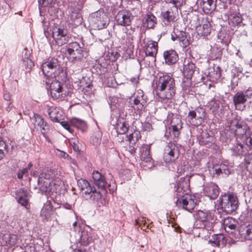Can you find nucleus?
Here are the masks:
<instances>
[{
    "label": "nucleus",
    "instance_id": "0eeeda50",
    "mask_svg": "<svg viewBox=\"0 0 252 252\" xmlns=\"http://www.w3.org/2000/svg\"><path fill=\"white\" fill-rule=\"evenodd\" d=\"M47 85L50 84V94L52 97L58 101H62L68 95V90L56 79H52L49 80L44 81Z\"/></svg>",
    "mask_w": 252,
    "mask_h": 252
},
{
    "label": "nucleus",
    "instance_id": "f257e3e1",
    "mask_svg": "<svg viewBox=\"0 0 252 252\" xmlns=\"http://www.w3.org/2000/svg\"><path fill=\"white\" fill-rule=\"evenodd\" d=\"M109 177L106 178L98 171H94L92 173L94 184L97 187L98 189L91 186L90 183L85 179H80L78 180L77 184L82 190H84V197L94 202H98L101 199L102 194L99 190L101 189L106 192L108 189L111 192H113L116 189V185L113 180V177L109 174Z\"/></svg>",
    "mask_w": 252,
    "mask_h": 252
},
{
    "label": "nucleus",
    "instance_id": "37998d69",
    "mask_svg": "<svg viewBox=\"0 0 252 252\" xmlns=\"http://www.w3.org/2000/svg\"><path fill=\"white\" fill-rule=\"evenodd\" d=\"M220 75L221 70L219 66L214 67L213 71H211L209 74V76L210 79H212V81H215L220 79Z\"/></svg>",
    "mask_w": 252,
    "mask_h": 252
},
{
    "label": "nucleus",
    "instance_id": "9d476101",
    "mask_svg": "<svg viewBox=\"0 0 252 252\" xmlns=\"http://www.w3.org/2000/svg\"><path fill=\"white\" fill-rule=\"evenodd\" d=\"M90 25L95 30H101L107 27L109 19L106 14L99 10L92 13L89 17Z\"/></svg>",
    "mask_w": 252,
    "mask_h": 252
},
{
    "label": "nucleus",
    "instance_id": "a878e982",
    "mask_svg": "<svg viewBox=\"0 0 252 252\" xmlns=\"http://www.w3.org/2000/svg\"><path fill=\"white\" fill-rule=\"evenodd\" d=\"M171 39L174 41H178L184 48L187 47L189 44L187 33L183 31H180L178 33L172 35Z\"/></svg>",
    "mask_w": 252,
    "mask_h": 252
},
{
    "label": "nucleus",
    "instance_id": "bf43d9fd",
    "mask_svg": "<svg viewBox=\"0 0 252 252\" xmlns=\"http://www.w3.org/2000/svg\"><path fill=\"white\" fill-rule=\"evenodd\" d=\"M94 68L96 69H98L99 70H96V72L98 74H102L103 72H104L105 70H101V68L102 67L101 64H99V63H96L94 66Z\"/></svg>",
    "mask_w": 252,
    "mask_h": 252
},
{
    "label": "nucleus",
    "instance_id": "f704fd0d",
    "mask_svg": "<svg viewBox=\"0 0 252 252\" xmlns=\"http://www.w3.org/2000/svg\"><path fill=\"white\" fill-rule=\"evenodd\" d=\"M53 213V210L52 206L50 204H45L41 210L40 216L43 220H48Z\"/></svg>",
    "mask_w": 252,
    "mask_h": 252
},
{
    "label": "nucleus",
    "instance_id": "2f4dec72",
    "mask_svg": "<svg viewBox=\"0 0 252 252\" xmlns=\"http://www.w3.org/2000/svg\"><path fill=\"white\" fill-rule=\"evenodd\" d=\"M209 243L213 246L223 247L225 245L226 241L224 236L220 234L213 235L209 240Z\"/></svg>",
    "mask_w": 252,
    "mask_h": 252
},
{
    "label": "nucleus",
    "instance_id": "cd10ccee",
    "mask_svg": "<svg viewBox=\"0 0 252 252\" xmlns=\"http://www.w3.org/2000/svg\"><path fill=\"white\" fill-rule=\"evenodd\" d=\"M231 155L233 156L239 157L244 155L248 151V148L245 147L240 142L237 140L235 144L230 149Z\"/></svg>",
    "mask_w": 252,
    "mask_h": 252
},
{
    "label": "nucleus",
    "instance_id": "7c9ffc66",
    "mask_svg": "<svg viewBox=\"0 0 252 252\" xmlns=\"http://www.w3.org/2000/svg\"><path fill=\"white\" fill-rule=\"evenodd\" d=\"M195 65L192 62H185L183 73L185 77L190 79L192 76L195 70Z\"/></svg>",
    "mask_w": 252,
    "mask_h": 252
},
{
    "label": "nucleus",
    "instance_id": "e433bc0d",
    "mask_svg": "<svg viewBox=\"0 0 252 252\" xmlns=\"http://www.w3.org/2000/svg\"><path fill=\"white\" fill-rule=\"evenodd\" d=\"M59 109L56 107H51L48 110V114L51 120L55 122L60 123L61 118L59 115Z\"/></svg>",
    "mask_w": 252,
    "mask_h": 252
},
{
    "label": "nucleus",
    "instance_id": "4be33fe9",
    "mask_svg": "<svg viewBox=\"0 0 252 252\" xmlns=\"http://www.w3.org/2000/svg\"><path fill=\"white\" fill-rule=\"evenodd\" d=\"M204 193L210 199H215L219 194V188L217 185L214 183H209L204 185Z\"/></svg>",
    "mask_w": 252,
    "mask_h": 252
},
{
    "label": "nucleus",
    "instance_id": "aec40b11",
    "mask_svg": "<svg viewBox=\"0 0 252 252\" xmlns=\"http://www.w3.org/2000/svg\"><path fill=\"white\" fill-rule=\"evenodd\" d=\"M18 241L17 235L10 234L3 231L0 233V245L2 246H13L17 244Z\"/></svg>",
    "mask_w": 252,
    "mask_h": 252
},
{
    "label": "nucleus",
    "instance_id": "6ab92c4d",
    "mask_svg": "<svg viewBox=\"0 0 252 252\" xmlns=\"http://www.w3.org/2000/svg\"><path fill=\"white\" fill-rule=\"evenodd\" d=\"M115 19L118 25L122 26H128L131 24L133 16L129 11L122 10L118 12Z\"/></svg>",
    "mask_w": 252,
    "mask_h": 252
},
{
    "label": "nucleus",
    "instance_id": "a19ab883",
    "mask_svg": "<svg viewBox=\"0 0 252 252\" xmlns=\"http://www.w3.org/2000/svg\"><path fill=\"white\" fill-rule=\"evenodd\" d=\"M244 122L239 120L237 118H234L228 123L227 126L229 129L233 131H236V129L239 128L242 124Z\"/></svg>",
    "mask_w": 252,
    "mask_h": 252
},
{
    "label": "nucleus",
    "instance_id": "1a4fd4ad",
    "mask_svg": "<svg viewBox=\"0 0 252 252\" xmlns=\"http://www.w3.org/2000/svg\"><path fill=\"white\" fill-rule=\"evenodd\" d=\"M41 69L43 74L46 77L45 80H49L56 77L60 73V64L57 59L51 60L43 63Z\"/></svg>",
    "mask_w": 252,
    "mask_h": 252
},
{
    "label": "nucleus",
    "instance_id": "052dcab7",
    "mask_svg": "<svg viewBox=\"0 0 252 252\" xmlns=\"http://www.w3.org/2000/svg\"><path fill=\"white\" fill-rule=\"evenodd\" d=\"M143 129L144 130L150 131L152 129V126L151 124L146 123L143 125Z\"/></svg>",
    "mask_w": 252,
    "mask_h": 252
},
{
    "label": "nucleus",
    "instance_id": "39448f33",
    "mask_svg": "<svg viewBox=\"0 0 252 252\" xmlns=\"http://www.w3.org/2000/svg\"><path fill=\"white\" fill-rule=\"evenodd\" d=\"M195 217L196 222L194 225L196 228H202V233L205 231L210 234L213 228L215 219L211 213L208 210H198L196 212Z\"/></svg>",
    "mask_w": 252,
    "mask_h": 252
},
{
    "label": "nucleus",
    "instance_id": "e2e57ef3",
    "mask_svg": "<svg viewBox=\"0 0 252 252\" xmlns=\"http://www.w3.org/2000/svg\"><path fill=\"white\" fill-rule=\"evenodd\" d=\"M92 87L93 86L91 84H89L86 86L85 88L83 87V90L84 91V93L87 92L88 93V94L91 93Z\"/></svg>",
    "mask_w": 252,
    "mask_h": 252
},
{
    "label": "nucleus",
    "instance_id": "58836bf2",
    "mask_svg": "<svg viewBox=\"0 0 252 252\" xmlns=\"http://www.w3.org/2000/svg\"><path fill=\"white\" fill-rule=\"evenodd\" d=\"M197 32L199 35H201V36H207L211 32L210 24L207 23L203 24L202 26L198 27Z\"/></svg>",
    "mask_w": 252,
    "mask_h": 252
},
{
    "label": "nucleus",
    "instance_id": "f03ea898",
    "mask_svg": "<svg viewBox=\"0 0 252 252\" xmlns=\"http://www.w3.org/2000/svg\"><path fill=\"white\" fill-rule=\"evenodd\" d=\"M37 183L41 192L47 195L57 193L64 186L63 177L57 171L51 169L43 170L38 177Z\"/></svg>",
    "mask_w": 252,
    "mask_h": 252
},
{
    "label": "nucleus",
    "instance_id": "dca6fc26",
    "mask_svg": "<svg viewBox=\"0 0 252 252\" xmlns=\"http://www.w3.org/2000/svg\"><path fill=\"white\" fill-rule=\"evenodd\" d=\"M52 37L59 46L67 43L70 38L66 29L57 27L53 29Z\"/></svg>",
    "mask_w": 252,
    "mask_h": 252
},
{
    "label": "nucleus",
    "instance_id": "09e8293b",
    "mask_svg": "<svg viewBox=\"0 0 252 252\" xmlns=\"http://www.w3.org/2000/svg\"><path fill=\"white\" fill-rule=\"evenodd\" d=\"M185 0H168L167 2L172 4L174 8L177 10V8L185 4Z\"/></svg>",
    "mask_w": 252,
    "mask_h": 252
},
{
    "label": "nucleus",
    "instance_id": "f8f14e48",
    "mask_svg": "<svg viewBox=\"0 0 252 252\" xmlns=\"http://www.w3.org/2000/svg\"><path fill=\"white\" fill-rule=\"evenodd\" d=\"M252 98V88L237 92L233 97V101L236 109L243 111L246 106L244 105L248 98Z\"/></svg>",
    "mask_w": 252,
    "mask_h": 252
},
{
    "label": "nucleus",
    "instance_id": "a18cd8bd",
    "mask_svg": "<svg viewBox=\"0 0 252 252\" xmlns=\"http://www.w3.org/2000/svg\"><path fill=\"white\" fill-rule=\"evenodd\" d=\"M248 129V126L244 122L242 124L241 126L239 127V128L236 129V131H234L235 135L237 136H240L241 135H247L246 134L247 130Z\"/></svg>",
    "mask_w": 252,
    "mask_h": 252
},
{
    "label": "nucleus",
    "instance_id": "ddd939ff",
    "mask_svg": "<svg viewBox=\"0 0 252 252\" xmlns=\"http://www.w3.org/2000/svg\"><path fill=\"white\" fill-rule=\"evenodd\" d=\"M233 238L240 242L252 240V222L242 224L233 234Z\"/></svg>",
    "mask_w": 252,
    "mask_h": 252
},
{
    "label": "nucleus",
    "instance_id": "4c0bfd02",
    "mask_svg": "<svg viewBox=\"0 0 252 252\" xmlns=\"http://www.w3.org/2000/svg\"><path fill=\"white\" fill-rule=\"evenodd\" d=\"M71 123L73 126L76 127L77 129H80L82 131H84L87 129L86 123L79 119L74 118L72 119Z\"/></svg>",
    "mask_w": 252,
    "mask_h": 252
},
{
    "label": "nucleus",
    "instance_id": "393cba45",
    "mask_svg": "<svg viewBox=\"0 0 252 252\" xmlns=\"http://www.w3.org/2000/svg\"><path fill=\"white\" fill-rule=\"evenodd\" d=\"M222 225L225 231L230 234V237L233 239V234L236 231L235 220L232 218L227 217L223 220Z\"/></svg>",
    "mask_w": 252,
    "mask_h": 252
},
{
    "label": "nucleus",
    "instance_id": "412c9836",
    "mask_svg": "<svg viewBox=\"0 0 252 252\" xmlns=\"http://www.w3.org/2000/svg\"><path fill=\"white\" fill-rule=\"evenodd\" d=\"M111 123L113 126H115L118 134H124L128 130V124L123 117H116V120L113 119Z\"/></svg>",
    "mask_w": 252,
    "mask_h": 252
},
{
    "label": "nucleus",
    "instance_id": "9b49d317",
    "mask_svg": "<svg viewBox=\"0 0 252 252\" xmlns=\"http://www.w3.org/2000/svg\"><path fill=\"white\" fill-rule=\"evenodd\" d=\"M81 10V6L76 1L71 2L67 10L69 23L75 27L80 25L83 21Z\"/></svg>",
    "mask_w": 252,
    "mask_h": 252
},
{
    "label": "nucleus",
    "instance_id": "603ef678",
    "mask_svg": "<svg viewBox=\"0 0 252 252\" xmlns=\"http://www.w3.org/2000/svg\"><path fill=\"white\" fill-rule=\"evenodd\" d=\"M53 0H38L39 5L42 7H47L51 5Z\"/></svg>",
    "mask_w": 252,
    "mask_h": 252
},
{
    "label": "nucleus",
    "instance_id": "69168bd1",
    "mask_svg": "<svg viewBox=\"0 0 252 252\" xmlns=\"http://www.w3.org/2000/svg\"><path fill=\"white\" fill-rule=\"evenodd\" d=\"M77 79L78 80H76L75 82H79L80 83V87H83L84 81L85 80V77L80 75V77L78 78Z\"/></svg>",
    "mask_w": 252,
    "mask_h": 252
},
{
    "label": "nucleus",
    "instance_id": "4468645a",
    "mask_svg": "<svg viewBox=\"0 0 252 252\" xmlns=\"http://www.w3.org/2000/svg\"><path fill=\"white\" fill-rule=\"evenodd\" d=\"M206 117L205 110L200 107L189 112L187 119L192 126H199L204 123Z\"/></svg>",
    "mask_w": 252,
    "mask_h": 252
},
{
    "label": "nucleus",
    "instance_id": "de8ad7c7",
    "mask_svg": "<svg viewBox=\"0 0 252 252\" xmlns=\"http://www.w3.org/2000/svg\"><path fill=\"white\" fill-rule=\"evenodd\" d=\"M243 141L249 150H252V132L245 136Z\"/></svg>",
    "mask_w": 252,
    "mask_h": 252
},
{
    "label": "nucleus",
    "instance_id": "49530a36",
    "mask_svg": "<svg viewBox=\"0 0 252 252\" xmlns=\"http://www.w3.org/2000/svg\"><path fill=\"white\" fill-rule=\"evenodd\" d=\"M220 164L222 174L227 176L229 175L231 167L229 165L228 162L227 161H224Z\"/></svg>",
    "mask_w": 252,
    "mask_h": 252
},
{
    "label": "nucleus",
    "instance_id": "3c124183",
    "mask_svg": "<svg viewBox=\"0 0 252 252\" xmlns=\"http://www.w3.org/2000/svg\"><path fill=\"white\" fill-rule=\"evenodd\" d=\"M70 143L74 151L77 152L80 151V144L77 140L71 139Z\"/></svg>",
    "mask_w": 252,
    "mask_h": 252
},
{
    "label": "nucleus",
    "instance_id": "6e6d98bb",
    "mask_svg": "<svg viewBox=\"0 0 252 252\" xmlns=\"http://www.w3.org/2000/svg\"><path fill=\"white\" fill-rule=\"evenodd\" d=\"M28 173V171L27 169L24 168L22 170H20L18 171L17 173V178L19 179H21L23 178V177L26 176Z\"/></svg>",
    "mask_w": 252,
    "mask_h": 252
},
{
    "label": "nucleus",
    "instance_id": "c03bdc74",
    "mask_svg": "<svg viewBox=\"0 0 252 252\" xmlns=\"http://www.w3.org/2000/svg\"><path fill=\"white\" fill-rule=\"evenodd\" d=\"M214 142V138L213 136L209 135L208 133L205 134V137L203 136L200 140L202 145H206L207 147L211 146Z\"/></svg>",
    "mask_w": 252,
    "mask_h": 252
},
{
    "label": "nucleus",
    "instance_id": "5fc2aeb1",
    "mask_svg": "<svg viewBox=\"0 0 252 252\" xmlns=\"http://www.w3.org/2000/svg\"><path fill=\"white\" fill-rule=\"evenodd\" d=\"M23 63L27 68H31L34 66L33 62L29 58H27L23 60Z\"/></svg>",
    "mask_w": 252,
    "mask_h": 252
},
{
    "label": "nucleus",
    "instance_id": "a211bd4d",
    "mask_svg": "<svg viewBox=\"0 0 252 252\" xmlns=\"http://www.w3.org/2000/svg\"><path fill=\"white\" fill-rule=\"evenodd\" d=\"M135 95L132 107L134 110L142 111L147 104V96L144 94L143 91L140 89L137 91Z\"/></svg>",
    "mask_w": 252,
    "mask_h": 252
},
{
    "label": "nucleus",
    "instance_id": "774afa93",
    "mask_svg": "<svg viewBox=\"0 0 252 252\" xmlns=\"http://www.w3.org/2000/svg\"><path fill=\"white\" fill-rule=\"evenodd\" d=\"M59 152L58 155L60 157L66 158L69 157L68 155L63 151H59Z\"/></svg>",
    "mask_w": 252,
    "mask_h": 252
},
{
    "label": "nucleus",
    "instance_id": "20e7f679",
    "mask_svg": "<svg viewBox=\"0 0 252 252\" xmlns=\"http://www.w3.org/2000/svg\"><path fill=\"white\" fill-rule=\"evenodd\" d=\"M156 93L162 100L171 99L176 94L174 78L167 73H159L156 80Z\"/></svg>",
    "mask_w": 252,
    "mask_h": 252
},
{
    "label": "nucleus",
    "instance_id": "473e14b6",
    "mask_svg": "<svg viewBox=\"0 0 252 252\" xmlns=\"http://www.w3.org/2000/svg\"><path fill=\"white\" fill-rule=\"evenodd\" d=\"M161 16L165 24H168L171 22L175 21L176 18V13L174 12L172 9L162 11Z\"/></svg>",
    "mask_w": 252,
    "mask_h": 252
},
{
    "label": "nucleus",
    "instance_id": "0e129e2a",
    "mask_svg": "<svg viewBox=\"0 0 252 252\" xmlns=\"http://www.w3.org/2000/svg\"><path fill=\"white\" fill-rule=\"evenodd\" d=\"M61 125L66 129L71 132L70 127L69 125L66 122L62 121L61 122Z\"/></svg>",
    "mask_w": 252,
    "mask_h": 252
},
{
    "label": "nucleus",
    "instance_id": "f3484780",
    "mask_svg": "<svg viewBox=\"0 0 252 252\" xmlns=\"http://www.w3.org/2000/svg\"><path fill=\"white\" fill-rule=\"evenodd\" d=\"M83 47L77 42L69 43L66 46V51L70 58L81 60L83 57Z\"/></svg>",
    "mask_w": 252,
    "mask_h": 252
},
{
    "label": "nucleus",
    "instance_id": "72a5a7b5",
    "mask_svg": "<svg viewBox=\"0 0 252 252\" xmlns=\"http://www.w3.org/2000/svg\"><path fill=\"white\" fill-rule=\"evenodd\" d=\"M157 23L156 17L152 14H147L143 21V26L148 29L153 28Z\"/></svg>",
    "mask_w": 252,
    "mask_h": 252
},
{
    "label": "nucleus",
    "instance_id": "bb28decb",
    "mask_svg": "<svg viewBox=\"0 0 252 252\" xmlns=\"http://www.w3.org/2000/svg\"><path fill=\"white\" fill-rule=\"evenodd\" d=\"M31 120L34 125V127L37 128L39 127L42 133H45L46 130L48 129L47 123L44 121L42 117L38 114H34Z\"/></svg>",
    "mask_w": 252,
    "mask_h": 252
},
{
    "label": "nucleus",
    "instance_id": "423d86ee",
    "mask_svg": "<svg viewBox=\"0 0 252 252\" xmlns=\"http://www.w3.org/2000/svg\"><path fill=\"white\" fill-rule=\"evenodd\" d=\"M167 124L170 126L166 129L164 136L167 138L170 137L176 141L182 128L183 123L181 119L176 114H169L167 119Z\"/></svg>",
    "mask_w": 252,
    "mask_h": 252
},
{
    "label": "nucleus",
    "instance_id": "680f3d73",
    "mask_svg": "<svg viewBox=\"0 0 252 252\" xmlns=\"http://www.w3.org/2000/svg\"><path fill=\"white\" fill-rule=\"evenodd\" d=\"M130 81L134 85H137V84L139 83V76L135 75L132 77L130 78Z\"/></svg>",
    "mask_w": 252,
    "mask_h": 252
},
{
    "label": "nucleus",
    "instance_id": "5701e85b",
    "mask_svg": "<svg viewBox=\"0 0 252 252\" xmlns=\"http://www.w3.org/2000/svg\"><path fill=\"white\" fill-rule=\"evenodd\" d=\"M16 198L18 202L22 206L27 208L29 204L30 193L29 191L24 189H20L16 191Z\"/></svg>",
    "mask_w": 252,
    "mask_h": 252
},
{
    "label": "nucleus",
    "instance_id": "4d7b16f0",
    "mask_svg": "<svg viewBox=\"0 0 252 252\" xmlns=\"http://www.w3.org/2000/svg\"><path fill=\"white\" fill-rule=\"evenodd\" d=\"M213 172L214 174H216L217 175H219L220 174H223L221 171V168L220 167V164L214 165L213 168Z\"/></svg>",
    "mask_w": 252,
    "mask_h": 252
},
{
    "label": "nucleus",
    "instance_id": "13d9d810",
    "mask_svg": "<svg viewBox=\"0 0 252 252\" xmlns=\"http://www.w3.org/2000/svg\"><path fill=\"white\" fill-rule=\"evenodd\" d=\"M107 81L106 83V85L109 87H115V83L113 82V77H110L107 79Z\"/></svg>",
    "mask_w": 252,
    "mask_h": 252
},
{
    "label": "nucleus",
    "instance_id": "b1692460",
    "mask_svg": "<svg viewBox=\"0 0 252 252\" xmlns=\"http://www.w3.org/2000/svg\"><path fill=\"white\" fill-rule=\"evenodd\" d=\"M216 1L217 0H198V3L204 13L209 14L216 9Z\"/></svg>",
    "mask_w": 252,
    "mask_h": 252
},
{
    "label": "nucleus",
    "instance_id": "338daca9",
    "mask_svg": "<svg viewBox=\"0 0 252 252\" xmlns=\"http://www.w3.org/2000/svg\"><path fill=\"white\" fill-rule=\"evenodd\" d=\"M10 98L11 95L10 94L6 91H4L3 93L4 99L8 101L10 100Z\"/></svg>",
    "mask_w": 252,
    "mask_h": 252
},
{
    "label": "nucleus",
    "instance_id": "864d4df0",
    "mask_svg": "<svg viewBox=\"0 0 252 252\" xmlns=\"http://www.w3.org/2000/svg\"><path fill=\"white\" fill-rule=\"evenodd\" d=\"M210 105V109L212 110L213 112L217 111L220 107L219 103L215 101H212Z\"/></svg>",
    "mask_w": 252,
    "mask_h": 252
},
{
    "label": "nucleus",
    "instance_id": "c85d7f7f",
    "mask_svg": "<svg viewBox=\"0 0 252 252\" xmlns=\"http://www.w3.org/2000/svg\"><path fill=\"white\" fill-rule=\"evenodd\" d=\"M146 56L155 58L158 53V42L153 40L148 41L145 45Z\"/></svg>",
    "mask_w": 252,
    "mask_h": 252
},
{
    "label": "nucleus",
    "instance_id": "7ed1b4c3",
    "mask_svg": "<svg viewBox=\"0 0 252 252\" xmlns=\"http://www.w3.org/2000/svg\"><path fill=\"white\" fill-rule=\"evenodd\" d=\"M190 177L187 175L181 178L175 187L177 205L189 212L193 210L196 205L195 196L189 193Z\"/></svg>",
    "mask_w": 252,
    "mask_h": 252
},
{
    "label": "nucleus",
    "instance_id": "ea45409f",
    "mask_svg": "<svg viewBox=\"0 0 252 252\" xmlns=\"http://www.w3.org/2000/svg\"><path fill=\"white\" fill-rule=\"evenodd\" d=\"M150 146L149 145H143L140 149V158L143 160L151 157L150 155Z\"/></svg>",
    "mask_w": 252,
    "mask_h": 252
},
{
    "label": "nucleus",
    "instance_id": "c756f323",
    "mask_svg": "<svg viewBox=\"0 0 252 252\" xmlns=\"http://www.w3.org/2000/svg\"><path fill=\"white\" fill-rule=\"evenodd\" d=\"M163 57L166 63L168 64H174L178 60V55L174 50L164 51Z\"/></svg>",
    "mask_w": 252,
    "mask_h": 252
},
{
    "label": "nucleus",
    "instance_id": "79ce46f5",
    "mask_svg": "<svg viewBox=\"0 0 252 252\" xmlns=\"http://www.w3.org/2000/svg\"><path fill=\"white\" fill-rule=\"evenodd\" d=\"M140 165L145 170H149L154 166V160L151 157L141 160Z\"/></svg>",
    "mask_w": 252,
    "mask_h": 252
},
{
    "label": "nucleus",
    "instance_id": "2eb2a0df",
    "mask_svg": "<svg viewBox=\"0 0 252 252\" xmlns=\"http://www.w3.org/2000/svg\"><path fill=\"white\" fill-rule=\"evenodd\" d=\"M179 153L175 144L169 142L164 149L163 159L166 163L174 162L179 157Z\"/></svg>",
    "mask_w": 252,
    "mask_h": 252
},
{
    "label": "nucleus",
    "instance_id": "6e6552de",
    "mask_svg": "<svg viewBox=\"0 0 252 252\" xmlns=\"http://www.w3.org/2000/svg\"><path fill=\"white\" fill-rule=\"evenodd\" d=\"M218 201L222 210L227 214L235 211L238 207V198L233 193H225L221 195Z\"/></svg>",
    "mask_w": 252,
    "mask_h": 252
},
{
    "label": "nucleus",
    "instance_id": "c9c22d12",
    "mask_svg": "<svg viewBox=\"0 0 252 252\" xmlns=\"http://www.w3.org/2000/svg\"><path fill=\"white\" fill-rule=\"evenodd\" d=\"M228 20L229 25L236 26L242 22V18L239 12L230 13L228 16Z\"/></svg>",
    "mask_w": 252,
    "mask_h": 252
},
{
    "label": "nucleus",
    "instance_id": "8fccbe9b",
    "mask_svg": "<svg viewBox=\"0 0 252 252\" xmlns=\"http://www.w3.org/2000/svg\"><path fill=\"white\" fill-rule=\"evenodd\" d=\"M244 161L247 168H248L250 165H252V153H246L244 154Z\"/></svg>",
    "mask_w": 252,
    "mask_h": 252
}]
</instances>
